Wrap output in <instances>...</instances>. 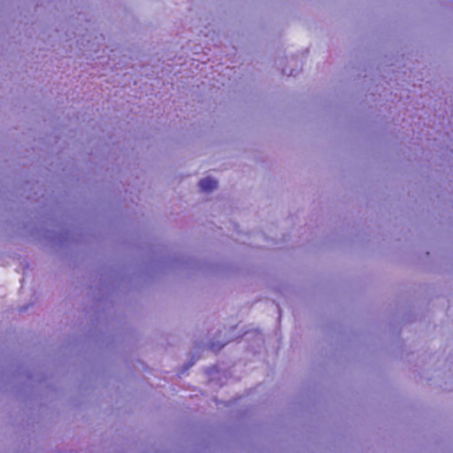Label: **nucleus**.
Masks as SVG:
<instances>
[{"label": "nucleus", "instance_id": "f257e3e1", "mask_svg": "<svg viewBox=\"0 0 453 453\" xmlns=\"http://www.w3.org/2000/svg\"><path fill=\"white\" fill-rule=\"evenodd\" d=\"M217 180L211 178H204L199 181V187L203 191L210 192L217 188Z\"/></svg>", "mask_w": 453, "mask_h": 453}]
</instances>
